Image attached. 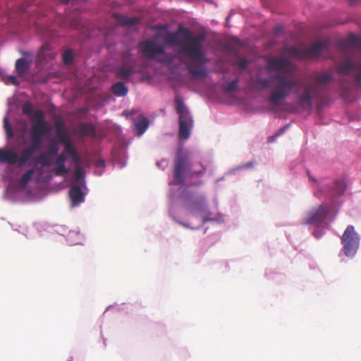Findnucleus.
Instances as JSON below:
<instances>
[{
  "instance_id": "nucleus-23",
  "label": "nucleus",
  "mask_w": 361,
  "mask_h": 361,
  "mask_svg": "<svg viewBox=\"0 0 361 361\" xmlns=\"http://www.w3.org/2000/svg\"><path fill=\"white\" fill-rule=\"evenodd\" d=\"M35 173V170L33 169H28L20 178L19 180V186L21 188H25L29 181L32 178L33 175Z\"/></svg>"
},
{
  "instance_id": "nucleus-5",
  "label": "nucleus",
  "mask_w": 361,
  "mask_h": 361,
  "mask_svg": "<svg viewBox=\"0 0 361 361\" xmlns=\"http://www.w3.org/2000/svg\"><path fill=\"white\" fill-rule=\"evenodd\" d=\"M51 126L48 122H39L38 126H32L30 135V145L20 153L19 166L25 165L41 147L44 135L51 130Z\"/></svg>"
},
{
  "instance_id": "nucleus-47",
  "label": "nucleus",
  "mask_w": 361,
  "mask_h": 361,
  "mask_svg": "<svg viewBox=\"0 0 361 361\" xmlns=\"http://www.w3.org/2000/svg\"><path fill=\"white\" fill-rule=\"evenodd\" d=\"M307 173H308L309 178H310V180H312L314 182H315V183H316V182H317V180H316L315 178H312V176H311L310 175V173H309V171H307Z\"/></svg>"
},
{
  "instance_id": "nucleus-28",
  "label": "nucleus",
  "mask_w": 361,
  "mask_h": 361,
  "mask_svg": "<svg viewBox=\"0 0 361 361\" xmlns=\"http://www.w3.org/2000/svg\"><path fill=\"white\" fill-rule=\"evenodd\" d=\"M44 112L42 111H41V110L36 111L34 114V117H33V121H34L33 126H38L39 122H41V121L47 122V121L44 120Z\"/></svg>"
},
{
  "instance_id": "nucleus-32",
  "label": "nucleus",
  "mask_w": 361,
  "mask_h": 361,
  "mask_svg": "<svg viewBox=\"0 0 361 361\" xmlns=\"http://www.w3.org/2000/svg\"><path fill=\"white\" fill-rule=\"evenodd\" d=\"M84 173L79 168L76 167L73 175V183H76L84 178Z\"/></svg>"
},
{
  "instance_id": "nucleus-38",
  "label": "nucleus",
  "mask_w": 361,
  "mask_h": 361,
  "mask_svg": "<svg viewBox=\"0 0 361 361\" xmlns=\"http://www.w3.org/2000/svg\"><path fill=\"white\" fill-rule=\"evenodd\" d=\"M9 80L11 81V82L15 85H18V80L16 79V78L14 76V75H10L9 76Z\"/></svg>"
},
{
  "instance_id": "nucleus-19",
  "label": "nucleus",
  "mask_w": 361,
  "mask_h": 361,
  "mask_svg": "<svg viewBox=\"0 0 361 361\" xmlns=\"http://www.w3.org/2000/svg\"><path fill=\"white\" fill-rule=\"evenodd\" d=\"M29 69V63L24 58H20L16 61V70L19 76H23Z\"/></svg>"
},
{
  "instance_id": "nucleus-1",
  "label": "nucleus",
  "mask_w": 361,
  "mask_h": 361,
  "mask_svg": "<svg viewBox=\"0 0 361 361\" xmlns=\"http://www.w3.org/2000/svg\"><path fill=\"white\" fill-rule=\"evenodd\" d=\"M205 38L204 34L194 35L190 30L182 25L176 32H167L163 36L165 44L180 47V54L192 59V61H188L181 57L180 61L186 65L189 73L195 79L207 75L206 70L198 64V62L206 61L203 51Z\"/></svg>"
},
{
  "instance_id": "nucleus-11",
  "label": "nucleus",
  "mask_w": 361,
  "mask_h": 361,
  "mask_svg": "<svg viewBox=\"0 0 361 361\" xmlns=\"http://www.w3.org/2000/svg\"><path fill=\"white\" fill-rule=\"evenodd\" d=\"M295 69V66L283 56L272 57L268 61L267 70L269 71L290 73Z\"/></svg>"
},
{
  "instance_id": "nucleus-15",
  "label": "nucleus",
  "mask_w": 361,
  "mask_h": 361,
  "mask_svg": "<svg viewBox=\"0 0 361 361\" xmlns=\"http://www.w3.org/2000/svg\"><path fill=\"white\" fill-rule=\"evenodd\" d=\"M346 183L343 180H335L328 186L327 194L331 197L343 195L346 190Z\"/></svg>"
},
{
  "instance_id": "nucleus-29",
  "label": "nucleus",
  "mask_w": 361,
  "mask_h": 361,
  "mask_svg": "<svg viewBox=\"0 0 361 361\" xmlns=\"http://www.w3.org/2000/svg\"><path fill=\"white\" fill-rule=\"evenodd\" d=\"M56 168L54 171V174L56 176H63L68 173L69 169L65 165H56Z\"/></svg>"
},
{
  "instance_id": "nucleus-37",
  "label": "nucleus",
  "mask_w": 361,
  "mask_h": 361,
  "mask_svg": "<svg viewBox=\"0 0 361 361\" xmlns=\"http://www.w3.org/2000/svg\"><path fill=\"white\" fill-rule=\"evenodd\" d=\"M59 140L64 145V147L68 144H71L64 131L61 132Z\"/></svg>"
},
{
  "instance_id": "nucleus-14",
  "label": "nucleus",
  "mask_w": 361,
  "mask_h": 361,
  "mask_svg": "<svg viewBox=\"0 0 361 361\" xmlns=\"http://www.w3.org/2000/svg\"><path fill=\"white\" fill-rule=\"evenodd\" d=\"M189 212L194 215H207L209 214L207 204L205 199L202 197L198 198L188 207Z\"/></svg>"
},
{
  "instance_id": "nucleus-39",
  "label": "nucleus",
  "mask_w": 361,
  "mask_h": 361,
  "mask_svg": "<svg viewBox=\"0 0 361 361\" xmlns=\"http://www.w3.org/2000/svg\"><path fill=\"white\" fill-rule=\"evenodd\" d=\"M282 30H283V26L281 25H279L276 26L274 27V32L275 34H279Z\"/></svg>"
},
{
  "instance_id": "nucleus-44",
  "label": "nucleus",
  "mask_w": 361,
  "mask_h": 361,
  "mask_svg": "<svg viewBox=\"0 0 361 361\" xmlns=\"http://www.w3.org/2000/svg\"><path fill=\"white\" fill-rule=\"evenodd\" d=\"M286 129V127H283L282 129L280 130V132L276 135V137L279 136V135L282 134Z\"/></svg>"
},
{
  "instance_id": "nucleus-48",
  "label": "nucleus",
  "mask_w": 361,
  "mask_h": 361,
  "mask_svg": "<svg viewBox=\"0 0 361 361\" xmlns=\"http://www.w3.org/2000/svg\"><path fill=\"white\" fill-rule=\"evenodd\" d=\"M47 47H46V46H42V48H41V51H42V52H44V50H47Z\"/></svg>"
},
{
  "instance_id": "nucleus-35",
  "label": "nucleus",
  "mask_w": 361,
  "mask_h": 361,
  "mask_svg": "<svg viewBox=\"0 0 361 361\" xmlns=\"http://www.w3.org/2000/svg\"><path fill=\"white\" fill-rule=\"evenodd\" d=\"M236 65L243 71L247 68L248 61L245 58H240L237 61Z\"/></svg>"
},
{
  "instance_id": "nucleus-33",
  "label": "nucleus",
  "mask_w": 361,
  "mask_h": 361,
  "mask_svg": "<svg viewBox=\"0 0 361 361\" xmlns=\"http://www.w3.org/2000/svg\"><path fill=\"white\" fill-rule=\"evenodd\" d=\"M22 111L24 114L30 115L33 111V106L30 102H25L22 107Z\"/></svg>"
},
{
  "instance_id": "nucleus-2",
  "label": "nucleus",
  "mask_w": 361,
  "mask_h": 361,
  "mask_svg": "<svg viewBox=\"0 0 361 361\" xmlns=\"http://www.w3.org/2000/svg\"><path fill=\"white\" fill-rule=\"evenodd\" d=\"M339 50L345 59L337 66L338 72L352 75L358 87L361 85V37L350 34L345 39L339 42Z\"/></svg>"
},
{
  "instance_id": "nucleus-13",
  "label": "nucleus",
  "mask_w": 361,
  "mask_h": 361,
  "mask_svg": "<svg viewBox=\"0 0 361 361\" xmlns=\"http://www.w3.org/2000/svg\"><path fill=\"white\" fill-rule=\"evenodd\" d=\"M68 196L71 202V207H77L85 200V193L80 185L75 183L70 185Z\"/></svg>"
},
{
  "instance_id": "nucleus-6",
  "label": "nucleus",
  "mask_w": 361,
  "mask_h": 361,
  "mask_svg": "<svg viewBox=\"0 0 361 361\" xmlns=\"http://www.w3.org/2000/svg\"><path fill=\"white\" fill-rule=\"evenodd\" d=\"M200 169L193 171L188 154L180 149L177 153L174 162L173 177L175 184H183L185 174L189 178H192L195 176H200L204 173L206 170L205 167L201 164H200Z\"/></svg>"
},
{
  "instance_id": "nucleus-45",
  "label": "nucleus",
  "mask_w": 361,
  "mask_h": 361,
  "mask_svg": "<svg viewBox=\"0 0 361 361\" xmlns=\"http://www.w3.org/2000/svg\"><path fill=\"white\" fill-rule=\"evenodd\" d=\"M178 224H180L181 226H184V227L189 228V226L187 224H185V223L178 222Z\"/></svg>"
},
{
  "instance_id": "nucleus-41",
  "label": "nucleus",
  "mask_w": 361,
  "mask_h": 361,
  "mask_svg": "<svg viewBox=\"0 0 361 361\" xmlns=\"http://www.w3.org/2000/svg\"><path fill=\"white\" fill-rule=\"evenodd\" d=\"M324 194V192L322 190V189H319L314 192V195L317 197H321Z\"/></svg>"
},
{
  "instance_id": "nucleus-17",
  "label": "nucleus",
  "mask_w": 361,
  "mask_h": 361,
  "mask_svg": "<svg viewBox=\"0 0 361 361\" xmlns=\"http://www.w3.org/2000/svg\"><path fill=\"white\" fill-rule=\"evenodd\" d=\"M133 123L136 134L139 136L142 135L149 126V121L143 115H139L137 118H134Z\"/></svg>"
},
{
  "instance_id": "nucleus-16",
  "label": "nucleus",
  "mask_w": 361,
  "mask_h": 361,
  "mask_svg": "<svg viewBox=\"0 0 361 361\" xmlns=\"http://www.w3.org/2000/svg\"><path fill=\"white\" fill-rule=\"evenodd\" d=\"M20 157L18 154L11 149H0V161L2 163H7L10 165H15L18 164L19 166Z\"/></svg>"
},
{
  "instance_id": "nucleus-8",
  "label": "nucleus",
  "mask_w": 361,
  "mask_h": 361,
  "mask_svg": "<svg viewBox=\"0 0 361 361\" xmlns=\"http://www.w3.org/2000/svg\"><path fill=\"white\" fill-rule=\"evenodd\" d=\"M176 109L179 114V137L187 140L190 137V130L193 127V119L183 101L176 98Z\"/></svg>"
},
{
  "instance_id": "nucleus-3",
  "label": "nucleus",
  "mask_w": 361,
  "mask_h": 361,
  "mask_svg": "<svg viewBox=\"0 0 361 361\" xmlns=\"http://www.w3.org/2000/svg\"><path fill=\"white\" fill-rule=\"evenodd\" d=\"M310 78L312 82H307L302 86V92L298 96V104L302 107L312 106V99L320 97V87L329 83L331 75L326 72H317L313 73Z\"/></svg>"
},
{
  "instance_id": "nucleus-27",
  "label": "nucleus",
  "mask_w": 361,
  "mask_h": 361,
  "mask_svg": "<svg viewBox=\"0 0 361 361\" xmlns=\"http://www.w3.org/2000/svg\"><path fill=\"white\" fill-rule=\"evenodd\" d=\"M238 82H239L238 78H235V79L233 80L231 82H228L224 87V90L226 92H233L236 91Z\"/></svg>"
},
{
  "instance_id": "nucleus-22",
  "label": "nucleus",
  "mask_w": 361,
  "mask_h": 361,
  "mask_svg": "<svg viewBox=\"0 0 361 361\" xmlns=\"http://www.w3.org/2000/svg\"><path fill=\"white\" fill-rule=\"evenodd\" d=\"M113 93L118 97H123L127 94L128 88L122 82H118L111 87Z\"/></svg>"
},
{
  "instance_id": "nucleus-7",
  "label": "nucleus",
  "mask_w": 361,
  "mask_h": 361,
  "mask_svg": "<svg viewBox=\"0 0 361 361\" xmlns=\"http://www.w3.org/2000/svg\"><path fill=\"white\" fill-rule=\"evenodd\" d=\"M329 44V39L317 41L311 46L304 49L291 47L288 49V53L290 56L299 59H317L322 51L326 49Z\"/></svg>"
},
{
  "instance_id": "nucleus-4",
  "label": "nucleus",
  "mask_w": 361,
  "mask_h": 361,
  "mask_svg": "<svg viewBox=\"0 0 361 361\" xmlns=\"http://www.w3.org/2000/svg\"><path fill=\"white\" fill-rule=\"evenodd\" d=\"M272 88L268 101L276 106L299 87L298 81L288 75L277 73L271 78Z\"/></svg>"
},
{
  "instance_id": "nucleus-34",
  "label": "nucleus",
  "mask_w": 361,
  "mask_h": 361,
  "mask_svg": "<svg viewBox=\"0 0 361 361\" xmlns=\"http://www.w3.org/2000/svg\"><path fill=\"white\" fill-rule=\"evenodd\" d=\"M70 26L73 29H79L82 26V20L77 17L70 21Z\"/></svg>"
},
{
  "instance_id": "nucleus-10",
  "label": "nucleus",
  "mask_w": 361,
  "mask_h": 361,
  "mask_svg": "<svg viewBox=\"0 0 361 361\" xmlns=\"http://www.w3.org/2000/svg\"><path fill=\"white\" fill-rule=\"evenodd\" d=\"M330 208L327 204H321L319 207L312 209L304 219L305 225H319L323 222L329 214Z\"/></svg>"
},
{
  "instance_id": "nucleus-18",
  "label": "nucleus",
  "mask_w": 361,
  "mask_h": 361,
  "mask_svg": "<svg viewBox=\"0 0 361 361\" xmlns=\"http://www.w3.org/2000/svg\"><path fill=\"white\" fill-rule=\"evenodd\" d=\"M114 16L118 23L123 26L131 27L139 23V19L136 17H127L117 14H114Z\"/></svg>"
},
{
  "instance_id": "nucleus-21",
  "label": "nucleus",
  "mask_w": 361,
  "mask_h": 361,
  "mask_svg": "<svg viewBox=\"0 0 361 361\" xmlns=\"http://www.w3.org/2000/svg\"><path fill=\"white\" fill-rule=\"evenodd\" d=\"M78 131L84 136H94L95 128L94 126L88 123H82L78 126Z\"/></svg>"
},
{
  "instance_id": "nucleus-42",
  "label": "nucleus",
  "mask_w": 361,
  "mask_h": 361,
  "mask_svg": "<svg viewBox=\"0 0 361 361\" xmlns=\"http://www.w3.org/2000/svg\"><path fill=\"white\" fill-rule=\"evenodd\" d=\"M360 2H361L360 0H350L349 1V4L353 6H355V5L357 4H360Z\"/></svg>"
},
{
  "instance_id": "nucleus-26",
  "label": "nucleus",
  "mask_w": 361,
  "mask_h": 361,
  "mask_svg": "<svg viewBox=\"0 0 361 361\" xmlns=\"http://www.w3.org/2000/svg\"><path fill=\"white\" fill-rule=\"evenodd\" d=\"M4 127L5 129L7 139L12 138L13 137V131L11 124L8 122V119L7 117H5L4 118Z\"/></svg>"
},
{
  "instance_id": "nucleus-12",
  "label": "nucleus",
  "mask_w": 361,
  "mask_h": 361,
  "mask_svg": "<svg viewBox=\"0 0 361 361\" xmlns=\"http://www.w3.org/2000/svg\"><path fill=\"white\" fill-rule=\"evenodd\" d=\"M142 53L149 59H155L158 55L164 54V46L157 44L154 40H146L140 44Z\"/></svg>"
},
{
  "instance_id": "nucleus-40",
  "label": "nucleus",
  "mask_w": 361,
  "mask_h": 361,
  "mask_svg": "<svg viewBox=\"0 0 361 361\" xmlns=\"http://www.w3.org/2000/svg\"><path fill=\"white\" fill-rule=\"evenodd\" d=\"M260 83L262 84L263 88H267L269 86V81L267 79L261 80Z\"/></svg>"
},
{
  "instance_id": "nucleus-20",
  "label": "nucleus",
  "mask_w": 361,
  "mask_h": 361,
  "mask_svg": "<svg viewBox=\"0 0 361 361\" xmlns=\"http://www.w3.org/2000/svg\"><path fill=\"white\" fill-rule=\"evenodd\" d=\"M65 154L68 156L72 161L76 164H78L80 161V156L78 155L76 149L72 145V144H68L64 147Z\"/></svg>"
},
{
  "instance_id": "nucleus-49",
  "label": "nucleus",
  "mask_w": 361,
  "mask_h": 361,
  "mask_svg": "<svg viewBox=\"0 0 361 361\" xmlns=\"http://www.w3.org/2000/svg\"><path fill=\"white\" fill-rule=\"evenodd\" d=\"M26 126H27L26 123H23V130H25Z\"/></svg>"
},
{
  "instance_id": "nucleus-24",
  "label": "nucleus",
  "mask_w": 361,
  "mask_h": 361,
  "mask_svg": "<svg viewBox=\"0 0 361 361\" xmlns=\"http://www.w3.org/2000/svg\"><path fill=\"white\" fill-rule=\"evenodd\" d=\"M134 73L132 67L122 66L117 70L116 77L121 79H128Z\"/></svg>"
},
{
  "instance_id": "nucleus-50",
  "label": "nucleus",
  "mask_w": 361,
  "mask_h": 361,
  "mask_svg": "<svg viewBox=\"0 0 361 361\" xmlns=\"http://www.w3.org/2000/svg\"><path fill=\"white\" fill-rule=\"evenodd\" d=\"M271 139V141L274 140V137H269V140Z\"/></svg>"
},
{
  "instance_id": "nucleus-25",
  "label": "nucleus",
  "mask_w": 361,
  "mask_h": 361,
  "mask_svg": "<svg viewBox=\"0 0 361 361\" xmlns=\"http://www.w3.org/2000/svg\"><path fill=\"white\" fill-rule=\"evenodd\" d=\"M49 156L47 153L41 154L35 157L36 161L41 164L42 166H49L52 164V161Z\"/></svg>"
},
{
  "instance_id": "nucleus-9",
  "label": "nucleus",
  "mask_w": 361,
  "mask_h": 361,
  "mask_svg": "<svg viewBox=\"0 0 361 361\" xmlns=\"http://www.w3.org/2000/svg\"><path fill=\"white\" fill-rule=\"evenodd\" d=\"M341 240L345 255L353 257L356 254L360 245V237L355 232L353 226H348Z\"/></svg>"
},
{
  "instance_id": "nucleus-30",
  "label": "nucleus",
  "mask_w": 361,
  "mask_h": 361,
  "mask_svg": "<svg viewBox=\"0 0 361 361\" xmlns=\"http://www.w3.org/2000/svg\"><path fill=\"white\" fill-rule=\"evenodd\" d=\"M73 60V55L71 49H67L63 54V63L66 65L72 63Z\"/></svg>"
},
{
  "instance_id": "nucleus-36",
  "label": "nucleus",
  "mask_w": 361,
  "mask_h": 361,
  "mask_svg": "<svg viewBox=\"0 0 361 361\" xmlns=\"http://www.w3.org/2000/svg\"><path fill=\"white\" fill-rule=\"evenodd\" d=\"M67 157L65 154H61L55 161V165H65Z\"/></svg>"
},
{
  "instance_id": "nucleus-51",
  "label": "nucleus",
  "mask_w": 361,
  "mask_h": 361,
  "mask_svg": "<svg viewBox=\"0 0 361 361\" xmlns=\"http://www.w3.org/2000/svg\"><path fill=\"white\" fill-rule=\"evenodd\" d=\"M207 221V219H204L203 223H204Z\"/></svg>"
},
{
  "instance_id": "nucleus-46",
  "label": "nucleus",
  "mask_w": 361,
  "mask_h": 361,
  "mask_svg": "<svg viewBox=\"0 0 361 361\" xmlns=\"http://www.w3.org/2000/svg\"><path fill=\"white\" fill-rule=\"evenodd\" d=\"M60 1L63 4H66L70 1V0H60Z\"/></svg>"
},
{
  "instance_id": "nucleus-43",
  "label": "nucleus",
  "mask_w": 361,
  "mask_h": 361,
  "mask_svg": "<svg viewBox=\"0 0 361 361\" xmlns=\"http://www.w3.org/2000/svg\"><path fill=\"white\" fill-rule=\"evenodd\" d=\"M245 167L250 168L253 166V163L250 161L245 165Z\"/></svg>"
},
{
  "instance_id": "nucleus-31",
  "label": "nucleus",
  "mask_w": 361,
  "mask_h": 361,
  "mask_svg": "<svg viewBox=\"0 0 361 361\" xmlns=\"http://www.w3.org/2000/svg\"><path fill=\"white\" fill-rule=\"evenodd\" d=\"M59 147L58 145L56 142H52L50 143L48 147L47 154L50 156H56L58 154Z\"/></svg>"
}]
</instances>
